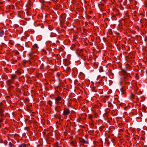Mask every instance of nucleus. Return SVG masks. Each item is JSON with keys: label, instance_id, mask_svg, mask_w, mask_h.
I'll return each instance as SVG.
<instances>
[{"label": "nucleus", "instance_id": "obj_1", "mask_svg": "<svg viewBox=\"0 0 147 147\" xmlns=\"http://www.w3.org/2000/svg\"><path fill=\"white\" fill-rule=\"evenodd\" d=\"M79 140L81 143L85 146H87V144L89 143L88 140L87 139L85 140L84 138H80Z\"/></svg>", "mask_w": 147, "mask_h": 147}, {"label": "nucleus", "instance_id": "obj_2", "mask_svg": "<svg viewBox=\"0 0 147 147\" xmlns=\"http://www.w3.org/2000/svg\"><path fill=\"white\" fill-rule=\"evenodd\" d=\"M60 19V24H61L64 22V16L63 14H61L59 16Z\"/></svg>", "mask_w": 147, "mask_h": 147}, {"label": "nucleus", "instance_id": "obj_3", "mask_svg": "<svg viewBox=\"0 0 147 147\" xmlns=\"http://www.w3.org/2000/svg\"><path fill=\"white\" fill-rule=\"evenodd\" d=\"M12 82V81H11L10 80H9L7 81L6 83L9 86V88H10L11 87L14 88V86H13L11 85L10 83Z\"/></svg>", "mask_w": 147, "mask_h": 147}, {"label": "nucleus", "instance_id": "obj_4", "mask_svg": "<svg viewBox=\"0 0 147 147\" xmlns=\"http://www.w3.org/2000/svg\"><path fill=\"white\" fill-rule=\"evenodd\" d=\"M70 64V61L69 60L65 59V66H67Z\"/></svg>", "mask_w": 147, "mask_h": 147}, {"label": "nucleus", "instance_id": "obj_5", "mask_svg": "<svg viewBox=\"0 0 147 147\" xmlns=\"http://www.w3.org/2000/svg\"><path fill=\"white\" fill-rule=\"evenodd\" d=\"M4 112V110L0 108V116L3 117L4 116L3 113Z\"/></svg>", "mask_w": 147, "mask_h": 147}, {"label": "nucleus", "instance_id": "obj_6", "mask_svg": "<svg viewBox=\"0 0 147 147\" xmlns=\"http://www.w3.org/2000/svg\"><path fill=\"white\" fill-rule=\"evenodd\" d=\"M55 100L56 101H60L61 100H62V99L61 97L60 96H58L57 97H55Z\"/></svg>", "mask_w": 147, "mask_h": 147}, {"label": "nucleus", "instance_id": "obj_7", "mask_svg": "<svg viewBox=\"0 0 147 147\" xmlns=\"http://www.w3.org/2000/svg\"><path fill=\"white\" fill-rule=\"evenodd\" d=\"M69 110L68 109H65V115H67L69 114Z\"/></svg>", "mask_w": 147, "mask_h": 147}, {"label": "nucleus", "instance_id": "obj_8", "mask_svg": "<svg viewBox=\"0 0 147 147\" xmlns=\"http://www.w3.org/2000/svg\"><path fill=\"white\" fill-rule=\"evenodd\" d=\"M93 117V115H90L88 116V118L90 119L92 121L93 120L92 119Z\"/></svg>", "mask_w": 147, "mask_h": 147}, {"label": "nucleus", "instance_id": "obj_9", "mask_svg": "<svg viewBox=\"0 0 147 147\" xmlns=\"http://www.w3.org/2000/svg\"><path fill=\"white\" fill-rule=\"evenodd\" d=\"M26 145L24 144H22L19 146V147H26Z\"/></svg>", "mask_w": 147, "mask_h": 147}, {"label": "nucleus", "instance_id": "obj_10", "mask_svg": "<svg viewBox=\"0 0 147 147\" xmlns=\"http://www.w3.org/2000/svg\"><path fill=\"white\" fill-rule=\"evenodd\" d=\"M4 32L3 31H1L0 32V36L2 37L3 36L4 34Z\"/></svg>", "mask_w": 147, "mask_h": 147}, {"label": "nucleus", "instance_id": "obj_11", "mask_svg": "<svg viewBox=\"0 0 147 147\" xmlns=\"http://www.w3.org/2000/svg\"><path fill=\"white\" fill-rule=\"evenodd\" d=\"M70 68L69 67H68L66 68L65 71H66L67 73V71L69 72L70 71Z\"/></svg>", "mask_w": 147, "mask_h": 147}, {"label": "nucleus", "instance_id": "obj_12", "mask_svg": "<svg viewBox=\"0 0 147 147\" xmlns=\"http://www.w3.org/2000/svg\"><path fill=\"white\" fill-rule=\"evenodd\" d=\"M94 117L95 118H96L98 116V114L96 113H94Z\"/></svg>", "mask_w": 147, "mask_h": 147}, {"label": "nucleus", "instance_id": "obj_13", "mask_svg": "<svg viewBox=\"0 0 147 147\" xmlns=\"http://www.w3.org/2000/svg\"><path fill=\"white\" fill-rule=\"evenodd\" d=\"M121 92L123 93H124L125 92V90H123V88H122L121 89Z\"/></svg>", "mask_w": 147, "mask_h": 147}, {"label": "nucleus", "instance_id": "obj_14", "mask_svg": "<svg viewBox=\"0 0 147 147\" xmlns=\"http://www.w3.org/2000/svg\"><path fill=\"white\" fill-rule=\"evenodd\" d=\"M134 95L133 94H132L130 96V98L131 99H133L134 98Z\"/></svg>", "mask_w": 147, "mask_h": 147}, {"label": "nucleus", "instance_id": "obj_15", "mask_svg": "<svg viewBox=\"0 0 147 147\" xmlns=\"http://www.w3.org/2000/svg\"><path fill=\"white\" fill-rule=\"evenodd\" d=\"M9 147H12V143H11V142H10L9 143Z\"/></svg>", "mask_w": 147, "mask_h": 147}, {"label": "nucleus", "instance_id": "obj_16", "mask_svg": "<svg viewBox=\"0 0 147 147\" xmlns=\"http://www.w3.org/2000/svg\"><path fill=\"white\" fill-rule=\"evenodd\" d=\"M38 47V46L36 44H34L33 46V48H36Z\"/></svg>", "mask_w": 147, "mask_h": 147}, {"label": "nucleus", "instance_id": "obj_17", "mask_svg": "<svg viewBox=\"0 0 147 147\" xmlns=\"http://www.w3.org/2000/svg\"><path fill=\"white\" fill-rule=\"evenodd\" d=\"M34 53L32 52H31L29 53V55L30 56V57H31L32 54V53Z\"/></svg>", "mask_w": 147, "mask_h": 147}, {"label": "nucleus", "instance_id": "obj_18", "mask_svg": "<svg viewBox=\"0 0 147 147\" xmlns=\"http://www.w3.org/2000/svg\"><path fill=\"white\" fill-rule=\"evenodd\" d=\"M16 75H13V76H12V78H15L16 77Z\"/></svg>", "mask_w": 147, "mask_h": 147}, {"label": "nucleus", "instance_id": "obj_19", "mask_svg": "<svg viewBox=\"0 0 147 147\" xmlns=\"http://www.w3.org/2000/svg\"><path fill=\"white\" fill-rule=\"evenodd\" d=\"M49 104L50 105H51V103H52V102L51 101H49Z\"/></svg>", "mask_w": 147, "mask_h": 147}, {"label": "nucleus", "instance_id": "obj_20", "mask_svg": "<svg viewBox=\"0 0 147 147\" xmlns=\"http://www.w3.org/2000/svg\"><path fill=\"white\" fill-rule=\"evenodd\" d=\"M63 114H64V109L63 110Z\"/></svg>", "mask_w": 147, "mask_h": 147}, {"label": "nucleus", "instance_id": "obj_21", "mask_svg": "<svg viewBox=\"0 0 147 147\" xmlns=\"http://www.w3.org/2000/svg\"><path fill=\"white\" fill-rule=\"evenodd\" d=\"M3 120L2 119V120H1L0 121L1 122H3Z\"/></svg>", "mask_w": 147, "mask_h": 147}, {"label": "nucleus", "instance_id": "obj_22", "mask_svg": "<svg viewBox=\"0 0 147 147\" xmlns=\"http://www.w3.org/2000/svg\"><path fill=\"white\" fill-rule=\"evenodd\" d=\"M60 120H62H62H62V119H61V118H60Z\"/></svg>", "mask_w": 147, "mask_h": 147}, {"label": "nucleus", "instance_id": "obj_23", "mask_svg": "<svg viewBox=\"0 0 147 147\" xmlns=\"http://www.w3.org/2000/svg\"><path fill=\"white\" fill-rule=\"evenodd\" d=\"M19 73L20 74H21V73L20 72H19Z\"/></svg>", "mask_w": 147, "mask_h": 147}, {"label": "nucleus", "instance_id": "obj_24", "mask_svg": "<svg viewBox=\"0 0 147 147\" xmlns=\"http://www.w3.org/2000/svg\"><path fill=\"white\" fill-rule=\"evenodd\" d=\"M65 75H67V74H65Z\"/></svg>", "mask_w": 147, "mask_h": 147}, {"label": "nucleus", "instance_id": "obj_25", "mask_svg": "<svg viewBox=\"0 0 147 147\" xmlns=\"http://www.w3.org/2000/svg\"><path fill=\"white\" fill-rule=\"evenodd\" d=\"M65 75H67V74H65Z\"/></svg>", "mask_w": 147, "mask_h": 147}, {"label": "nucleus", "instance_id": "obj_26", "mask_svg": "<svg viewBox=\"0 0 147 147\" xmlns=\"http://www.w3.org/2000/svg\"><path fill=\"white\" fill-rule=\"evenodd\" d=\"M65 75H67V74H65Z\"/></svg>", "mask_w": 147, "mask_h": 147}, {"label": "nucleus", "instance_id": "obj_27", "mask_svg": "<svg viewBox=\"0 0 147 147\" xmlns=\"http://www.w3.org/2000/svg\"><path fill=\"white\" fill-rule=\"evenodd\" d=\"M65 75H67V74H65Z\"/></svg>", "mask_w": 147, "mask_h": 147}, {"label": "nucleus", "instance_id": "obj_28", "mask_svg": "<svg viewBox=\"0 0 147 147\" xmlns=\"http://www.w3.org/2000/svg\"><path fill=\"white\" fill-rule=\"evenodd\" d=\"M63 134H64V132L63 133Z\"/></svg>", "mask_w": 147, "mask_h": 147}, {"label": "nucleus", "instance_id": "obj_29", "mask_svg": "<svg viewBox=\"0 0 147 147\" xmlns=\"http://www.w3.org/2000/svg\"><path fill=\"white\" fill-rule=\"evenodd\" d=\"M140 15H142V14H141V13H140Z\"/></svg>", "mask_w": 147, "mask_h": 147}, {"label": "nucleus", "instance_id": "obj_30", "mask_svg": "<svg viewBox=\"0 0 147 147\" xmlns=\"http://www.w3.org/2000/svg\"><path fill=\"white\" fill-rule=\"evenodd\" d=\"M63 103H64V101H63Z\"/></svg>", "mask_w": 147, "mask_h": 147}, {"label": "nucleus", "instance_id": "obj_31", "mask_svg": "<svg viewBox=\"0 0 147 147\" xmlns=\"http://www.w3.org/2000/svg\"><path fill=\"white\" fill-rule=\"evenodd\" d=\"M64 41H63V43H64Z\"/></svg>", "mask_w": 147, "mask_h": 147}]
</instances>
